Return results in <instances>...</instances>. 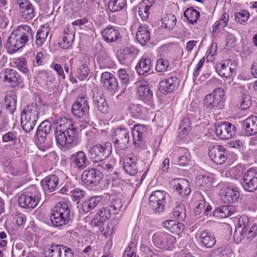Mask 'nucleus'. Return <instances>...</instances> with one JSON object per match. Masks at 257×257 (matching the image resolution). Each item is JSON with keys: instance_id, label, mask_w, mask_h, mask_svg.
<instances>
[{"instance_id": "1", "label": "nucleus", "mask_w": 257, "mask_h": 257, "mask_svg": "<svg viewBox=\"0 0 257 257\" xmlns=\"http://www.w3.org/2000/svg\"><path fill=\"white\" fill-rule=\"evenodd\" d=\"M55 138L59 147H70L74 141L77 131L70 119L65 117H56L53 119Z\"/></svg>"}, {"instance_id": "2", "label": "nucleus", "mask_w": 257, "mask_h": 257, "mask_svg": "<svg viewBox=\"0 0 257 257\" xmlns=\"http://www.w3.org/2000/svg\"><path fill=\"white\" fill-rule=\"evenodd\" d=\"M44 114L41 106L36 103L28 104L21 113V120L23 130L30 132L35 126L39 115Z\"/></svg>"}, {"instance_id": "3", "label": "nucleus", "mask_w": 257, "mask_h": 257, "mask_svg": "<svg viewBox=\"0 0 257 257\" xmlns=\"http://www.w3.org/2000/svg\"><path fill=\"white\" fill-rule=\"evenodd\" d=\"M70 219V209L67 203H57L51 211L50 220L56 227H61L67 224Z\"/></svg>"}, {"instance_id": "4", "label": "nucleus", "mask_w": 257, "mask_h": 257, "mask_svg": "<svg viewBox=\"0 0 257 257\" xmlns=\"http://www.w3.org/2000/svg\"><path fill=\"white\" fill-rule=\"evenodd\" d=\"M224 92L222 88H217L212 93L207 94L204 99V109L208 113L213 112L216 109L223 108Z\"/></svg>"}, {"instance_id": "5", "label": "nucleus", "mask_w": 257, "mask_h": 257, "mask_svg": "<svg viewBox=\"0 0 257 257\" xmlns=\"http://www.w3.org/2000/svg\"><path fill=\"white\" fill-rule=\"evenodd\" d=\"M40 194L34 186H31L25 189L20 195L18 202L19 205L24 208H34L38 204Z\"/></svg>"}, {"instance_id": "6", "label": "nucleus", "mask_w": 257, "mask_h": 257, "mask_svg": "<svg viewBox=\"0 0 257 257\" xmlns=\"http://www.w3.org/2000/svg\"><path fill=\"white\" fill-rule=\"evenodd\" d=\"M152 241L158 248L172 250L175 247L177 240L175 236L168 232L158 231L153 234Z\"/></svg>"}, {"instance_id": "7", "label": "nucleus", "mask_w": 257, "mask_h": 257, "mask_svg": "<svg viewBox=\"0 0 257 257\" xmlns=\"http://www.w3.org/2000/svg\"><path fill=\"white\" fill-rule=\"evenodd\" d=\"M112 146L110 143L105 142L93 146L88 151V156L95 163L103 161L110 154Z\"/></svg>"}, {"instance_id": "8", "label": "nucleus", "mask_w": 257, "mask_h": 257, "mask_svg": "<svg viewBox=\"0 0 257 257\" xmlns=\"http://www.w3.org/2000/svg\"><path fill=\"white\" fill-rule=\"evenodd\" d=\"M237 63L230 59L225 60L216 64V70L220 77L231 80L235 75Z\"/></svg>"}, {"instance_id": "9", "label": "nucleus", "mask_w": 257, "mask_h": 257, "mask_svg": "<svg viewBox=\"0 0 257 257\" xmlns=\"http://www.w3.org/2000/svg\"><path fill=\"white\" fill-rule=\"evenodd\" d=\"M102 178V173L92 168L85 170L81 175L82 182L86 187L89 189L97 186Z\"/></svg>"}, {"instance_id": "10", "label": "nucleus", "mask_w": 257, "mask_h": 257, "mask_svg": "<svg viewBox=\"0 0 257 257\" xmlns=\"http://www.w3.org/2000/svg\"><path fill=\"white\" fill-rule=\"evenodd\" d=\"M219 186L221 188V197L224 202L233 203L237 200L239 196L238 187L228 182L222 183Z\"/></svg>"}, {"instance_id": "11", "label": "nucleus", "mask_w": 257, "mask_h": 257, "mask_svg": "<svg viewBox=\"0 0 257 257\" xmlns=\"http://www.w3.org/2000/svg\"><path fill=\"white\" fill-rule=\"evenodd\" d=\"M167 192L164 191H154L150 197V205L156 213L164 212L166 204Z\"/></svg>"}, {"instance_id": "12", "label": "nucleus", "mask_w": 257, "mask_h": 257, "mask_svg": "<svg viewBox=\"0 0 257 257\" xmlns=\"http://www.w3.org/2000/svg\"><path fill=\"white\" fill-rule=\"evenodd\" d=\"M89 106L84 97L77 98L72 107L73 114L80 118H83L86 122L89 121Z\"/></svg>"}, {"instance_id": "13", "label": "nucleus", "mask_w": 257, "mask_h": 257, "mask_svg": "<svg viewBox=\"0 0 257 257\" xmlns=\"http://www.w3.org/2000/svg\"><path fill=\"white\" fill-rule=\"evenodd\" d=\"M242 185L246 191L252 192L257 190V168H251L246 171Z\"/></svg>"}, {"instance_id": "14", "label": "nucleus", "mask_w": 257, "mask_h": 257, "mask_svg": "<svg viewBox=\"0 0 257 257\" xmlns=\"http://www.w3.org/2000/svg\"><path fill=\"white\" fill-rule=\"evenodd\" d=\"M112 140L116 146L124 149L130 140L129 131L125 128H117L112 130Z\"/></svg>"}, {"instance_id": "15", "label": "nucleus", "mask_w": 257, "mask_h": 257, "mask_svg": "<svg viewBox=\"0 0 257 257\" xmlns=\"http://www.w3.org/2000/svg\"><path fill=\"white\" fill-rule=\"evenodd\" d=\"M236 128L232 123L228 122H222L215 126V133L221 139L226 140L232 137L235 133Z\"/></svg>"}, {"instance_id": "16", "label": "nucleus", "mask_w": 257, "mask_h": 257, "mask_svg": "<svg viewBox=\"0 0 257 257\" xmlns=\"http://www.w3.org/2000/svg\"><path fill=\"white\" fill-rule=\"evenodd\" d=\"M14 1L19 7V11L22 19L25 20H30L35 17L34 7L29 0Z\"/></svg>"}, {"instance_id": "17", "label": "nucleus", "mask_w": 257, "mask_h": 257, "mask_svg": "<svg viewBox=\"0 0 257 257\" xmlns=\"http://www.w3.org/2000/svg\"><path fill=\"white\" fill-rule=\"evenodd\" d=\"M137 95L139 98L147 103H151L153 100V93L151 91L145 81H140L136 83Z\"/></svg>"}, {"instance_id": "18", "label": "nucleus", "mask_w": 257, "mask_h": 257, "mask_svg": "<svg viewBox=\"0 0 257 257\" xmlns=\"http://www.w3.org/2000/svg\"><path fill=\"white\" fill-rule=\"evenodd\" d=\"M214 180L212 174L203 170L196 177V184L201 190L206 191L212 186Z\"/></svg>"}, {"instance_id": "19", "label": "nucleus", "mask_w": 257, "mask_h": 257, "mask_svg": "<svg viewBox=\"0 0 257 257\" xmlns=\"http://www.w3.org/2000/svg\"><path fill=\"white\" fill-rule=\"evenodd\" d=\"M175 163L181 166H186L189 164L190 154L188 150L185 148L176 149L170 154Z\"/></svg>"}, {"instance_id": "20", "label": "nucleus", "mask_w": 257, "mask_h": 257, "mask_svg": "<svg viewBox=\"0 0 257 257\" xmlns=\"http://www.w3.org/2000/svg\"><path fill=\"white\" fill-rule=\"evenodd\" d=\"M100 83L104 88L112 93H115L117 90V79L113 74L109 72H104L101 74Z\"/></svg>"}, {"instance_id": "21", "label": "nucleus", "mask_w": 257, "mask_h": 257, "mask_svg": "<svg viewBox=\"0 0 257 257\" xmlns=\"http://www.w3.org/2000/svg\"><path fill=\"white\" fill-rule=\"evenodd\" d=\"M209 156L217 165L223 164L227 159L226 150L221 146H216L209 149Z\"/></svg>"}, {"instance_id": "22", "label": "nucleus", "mask_w": 257, "mask_h": 257, "mask_svg": "<svg viewBox=\"0 0 257 257\" xmlns=\"http://www.w3.org/2000/svg\"><path fill=\"white\" fill-rule=\"evenodd\" d=\"M138 55V50L133 46H130L120 50L118 54V59L122 64L131 63Z\"/></svg>"}, {"instance_id": "23", "label": "nucleus", "mask_w": 257, "mask_h": 257, "mask_svg": "<svg viewBox=\"0 0 257 257\" xmlns=\"http://www.w3.org/2000/svg\"><path fill=\"white\" fill-rule=\"evenodd\" d=\"M28 42L11 34L7 41L6 47L8 52L13 54L22 49Z\"/></svg>"}, {"instance_id": "24", "label": "nucleus", "mask_w": 257, "mask_h": 257, "mask_svg": "<svg viewBox=\"0 0 257 257\" xmlns=\"http://www.w3.org/2000/svg\"><path fill=\"white\" fill-rule=\"evenodd\" d=\"M50 129L51 123L48 120L43 121L37 128L38 141L44 147H46L47 145V137L50 131Z\"/></svg>"}, {"instance_id": "25", "label": "nucleus", "mask_w": 257, "mask_h": 257, "mask_svg": "<svg viewBox=\"0 0 257 257\" xmlns=\"http://www.w3.org/2000/svg\"><path fill=\"white\" fill-rule=\"evenodd\" d=\"M11 34H14L21 39L29 41L33 37L34 33L30 26L27 25H21L17 26Z\"/></svg>"}, {"instance_id": "26", "label": "nucleus", "mask_w": 257, "mask_h": 257, "mask_svg": "<svg viewBox=\"0 0 257 257\" xmlns=\"http://www.w3.org/2000/svg\"><path fill=\"white\" fill-rule=\"evenodd\" d=\"M196 237L202 246L205 248L212 247L216 243L215 237L207 230L199 231L196 234Z\"/></svg>"}, {"instance_id": "27", "label": "nucleus", "mask_w": 257, "mask_h": 257, "mask_svg": "<svg viewBox=\"0 0 257 257\" xmlns=\"http://www.w3.org/2000/svg\"><path fill=\"white\" fill-rule=\"evenodd\" d=\"M174 187L181 196H187L191 192L189 181L185 178L175 179L173 181Z\"/></svg>"}, {"instance_id": "28", "label": "nucleus", "mask_w": 257, "mask_h": 257, "mask_svg": "<svg viewBox=\"0 0 257 257\" xmlns=\"http://www.w3.org/2000/svg\"><path fill=\"white\" fill-rule=\"evenodd\" d=\"M59 179L55 175H52L45 177L41 181V185L45 193L54 191L58 186Z\"/></svg>"}, {"instance_id": "29", "label": "nucleus", "mask_w": 257, "mask_h": 257, "mask_svg": "<svg viewBox=\"0 0 257 257\" xmlns=\"http://www.w3.org/2000/svg\"><path fill=\"white\" fill-rule=\"evenodd\" d=\"M5 81L7 82L11 87L18 86L21 82L20 74L15 70L5 69L3 74Z\"/></svg>"}, {"instance_id": "30", "label": "nucleus", "mask_w": 257, "mask_h": 257, "mask_svg": "<svg viewBox=\"0 0 257 257\" xmlns=\"http://www.w3.org/2000/svg\"><path fill=\"white\" fill-rule=\"evenodd\" d=\"M242 127L246 136L257 134V116L253 115L244 119L242 122Z\"/></svg>"}, {"instance_id": "31", "label": "nucleus", "mask_w": 257, "mask_h": 257, "mask_svg": "<svg viewBox=\"0 0 257 257\" xmlns=\"http://www.w3.org/2000/svg\"><path fill=\"white\" fill-rule=\"evenodd\" d=\"M138 159L135 155L126 157L124 161L123 169L125 172L131 175H135L138 171Z\"/></svg>"}, {"instance_id": "32", "label": "nucleus", "mask_w": 257, "mask_h": 257, "mask_svg": "<svg viewBox=\"0 0 257 257\" xmlns=\"http://www.w3.org/2000/svg\"><path fill=\"white\" fill-rule=\"evenodd\" d=\"M72 164L74 167L79 169H83L89 164L86 154L83 151H79L71 156Z\"/></svg>"}, {"instance_id": "33", "label": "nucleus", "mask_w": 257, "mask_h": 257, "mask_svg": "<svg viewBox=\"0 0 257 257\" xmlns=\"http://www.w3.org/2000/svg\"><path fill=\"white\" fill-rule=\"evenodd\" d=\"M179 81L176 77H170L160 83V90L162 92H171L179 85Z\"/></svg>"}, {"instance_id": "34", "label": "nucleus", "mask_w": 257, "mask_h": 257, "mask_svg": "<svg viewBox=\"0 0 257 257\" xmlns=\"http://www.w3.org/2000/svg\"><path fill=\"white\" fill-rule=\"evenodd\" d=\"M233 85L235 88L240 89L239 92L241 94V98L239 101L238 104L240 106V108L243 110L248 109L251 104L250 97L248 94V91L245 90L244 86H241L236 83H234Z\"/></svg>"}, {"instance_id": "35", "label": "nucleus", "mask_w": 257, "mask_h": 257, "mask_svg": "<svg viewBox=\"0 0 257 257\" xmlns=\"http://www.w3.org/2000/svg\"><path fill=\"white\" fill-rule=\"evenodd\" d=\"M163 226L173 234L180 235L184 231V224L174 220H168L163 223Z\"/></svg>"}, {"instance_id": "36", "label": "nucleus", "mask_w": 257, "mask_h": 257, "mask_svg": "<svg viewBox=\"0 0 257 257\" xmlns=\"http://www.w3.org/2000/svg\"><path fill=\"white\" fill-rule=\"evenodd\" d=\"M88 62L86 58L79 59L78 60V67L76 71V76L80 80H84L87 78L90 69L88 67Z\"/></svg>"}, {"instance_id": "37", "label": "nucleus", "mask_w": 257, "mask_h": 257, "mask_svg": "<svg viewBox=\"0 0 257 257\" xmlns=\"http://www.w3.org/2000/svg\"><path fill=\"white\" fill-rule=\"evenodd\" d=\"M147 132V127L143 124H136L132 130L133 143L139 145Z\"/></svg>"}, {"instance_id": "38", "label": "nucleus", "mask_w": 257, "mask_h": 257, "mask_svg": "<svg viewBox=\"0 0 257 257\" xmlns=\"http://www.w3.org/2000/svg\"><path fill=\"white\" fill-rule=\"evenodd\" d=\"M111 210L109 207L99 209L92 220V223L95 226L105 221L110 217Z\"/></svg>"}, {"instance_id": "39", "label": "nucleus", "mask_w": 257, "mask_h": 257, "mask_svg": "<svg viewBox=\"0 0 257 257\" xmlns=\"http://www.w3.org/2000/svg\"><path fill=\"white\" fill-rule=\"evenodd\" d=\"M103 39L107 42L116 41L120 38L119 32L116 28L109 27L105 28L101 33Z\"/></svg>"}, {"instance_id": "40", "label": "nucleus", "mask_w": 257, "mask_h": 257, "mask_svg": "<svg viewBox=\"0 0 257 257\" xmlns=\"http://www.w3.org/2000/svg\"><path fill=\"white\" fill-rule=\"evenodd\" d=\"M155 0H143L140 4L139 15L143 21H147L150 14V9L155 4Z\"/></svg>"}, {"instance_id": "41", "label": "nucleus", "mask_w": 257, "mask_h": 257, "mask_svg": "<svg viewBox=\"0 0 257 257\" xmlns=\"http://www.w3.org/2000/svg\"><path fill=\"white\" fill-rule=\"evenodd\" d=\"M74 38V33L72 28H67L64 31L62 40L59 43L60 47L64 49H68L72 45Z\"/></svg>"}, {"instance_id": "42", "label": "nucleus", "mask_w": 257, "mask_h": 257, "mask_svg": "<svg viewBox=\"0 0 257 257\" xmlns=\"http://www.w3.org/2000/svg\"><path fill=\"white\" fill-rule=\"evenodd\" d=\"M199 197L200 200L197 202L194 208L195 214L196 215H199L202 213L207 216L210 214L212 207L204 200L201 195H199Z\"/></svg>"}, {"instance_id": "43", "label": "nucleus", "mask_w": 257, "mask_h": 257, "mask_svg": "<svg viewBox=\"0 0 257 257\" xmlns=\"http://www.w3.org/2000/svg\"><path fill=\"white\" fill-rule=\"evenodd\" d=\"M152 67L151 59L149 56H143L136 66V70L140 75L148 73Z\"/></svg>"}, {"instance_id": "44", "label": "nucleus", "mask_w": 257, "mask_h": 257, "mask_svg": "<svg viewBox=\"0 0 257 257\" xmlns=\"http://www.w3.org/2000/svg\"><path fill=\"white\" fill-rule=\"evenodd\" d=\"M150 33L146 25H142L138 28L136 38L141 45L145 44L150 40Z\"/></svg>"}, {"instance_id": "45", "label": "nucleus", "mask_w": 257, "mask_h": 257, "mask_svg": "<svg viewBox=\"0 0 257 257\" xmlns=\"http://www.w3.org/2000/svg\"><path fill=\"white\" fill-rule=\"evenodd\" d=\"M50 31L49 28L47 26H41L36 34V44L38 46H42L44 44Z\"/></svg>"}, {"instance_id": "46", "label": "nucleus", "mask_w": 257, "mask_h": 257, "mask_svg": "<svg viewBox=\"0 0 257 257\" xmlns=\"http://www.w3.org/2000/svg\"><path fill=\"white\" fill-rule=\"evenodd\" d=\"M101 198L99 196H94L86 200L82 204V210L87 213L93 209L100 202Z\"/></svg>"}, {"instance_id": "47", "label": "nucleus", "mask_w": 257, "mask_h": 257, "mask_svg": "<svg viewBox=\"0 0 257 257\" xmlns=\"http://www.w3.org/2000/svg\"><path fill=\"white\" fill-rule=\"evenodd\" d=\"M190 128V122L188 118H184L180 124L179 131V138L185 141L186 138L188 135Z\"/></svg>"}, {"instance_id": "48", "label": "nucleus", "mask_w": 257, "mask_h": 257, "mask_svg": "<svg viewBox=\"0 0 257 257\" xmlns=\"http://www.w3.org/2000/svg\"><path fill=\"white\" fill-rule=\"evenodd\" d=\"M129 109L132 116L135 118H139L146 115L147 109L140 104H131Z\"/></svg>"}, {"instance_id": "49", "label": "nucleus", "mask_w": 257, "mask_h": 257, "mask_svg": "<svg viewBox=\"0 0 257 257\" xmlns=\"http://www.w3.org/2000/svg\"><path fill=\"white\" fill-rule=\"evenodd\" d=\"M16 103L17 99L15 92L11 91L8 93L5 98V105L11 112L15 109Z\"/></svg>"}, {"instance_id": "50", "label": "nucleus", "mask_w": 257, "mask_h": 257, "mask_svg": "<svg viewBox=\"0 0 257 257\" xmlns=\"http://www.w3.org/2000/svg\"><path fill=\"white\" fill-rule=\"evenodd\" d=\"M93 102L98 110L103 113L107 110L108 105L105 99L100 94H95L93 97Z\"/></svg>"}, {"instance_id": "51", "label": "nucleus", "mask_w": 257, "mask_h": 257, "mask_svg": "<svg viewBox=\"0 0 257 257\" xmlns=\"http://www.w3.org/2000/svg\"><path fill=\"white\" fill-rule=\"evenodd\" d=\"M126 5V0H110L108 9L112 12H118L123 9Z\"/></svg>"}, {"instance_id": "52", "label": "nucleus", "mask_w": 257, "mask_h": 257, "mask_svg": "<svg viewBox=\"0 0 257 257\" xmlns=\"http://www.w3.org/2000/svg\"><path fill=\"white\" fill-rule=\"evenodd\" d=\"M162 23L165 28L170 29L176 25V18L172 14H165L162 18Z\"/></svg>"}, {"instance_id": "53", "label": "nucleus", "mask_w": 257, "mask_h": 257, "mask_svg": "<svg viewBox=\"0 0 257 257\" xmlns=\"http://www.w3.org/2000/svg\"><path fill=\"white\" fill-rule=\"evenodd\" d=\"M184 15L189 22L194 24L196 22L200 17V13L192 8H188L185 11Z\"/></svg>"}, {"instance_id": "54", "label": "nucleus", "mask_w": 257, "mask_h": 257, "mask_svg": "<svg viewBox=\"0 0 257 257\" xmlns=\"http://www.w3.org/2000/svg\"><path fill=\"white\" fill-rule=\"evenodd\" d=\"M233 213V207L231 205L223 206L221 208H218L214 210L215 215L224 218L232 215Z\"/></svg>"}, {"instance_id": "55", "label": "nucleus", "mask_w": 257, "mask_h": 257, "mask_svg": "<svg viewBox=\"0 0 257 257\" xmlns=\"http://www.w3.org/2000/svg\"><path fill=\"white\" fill-rule=\"evenodd\" d=\"M16 67L21 72L23 73L26 75L29 74V69L27 67L26 60L24 57H20L16 59L15 61Z\"/></svg>"}, {"instance_id": "56", "label": "nucleus", "mask_w": 257, "mask_h": 257, "mask_svg": "<svg viewBox=\"0 0 257 257\" xmlns=\"http://www.w3.org/2000/svg\"><path fill=\"white\" fill-rule=\"evenodd\" d=\"M63 245H53L48 248L47 253L49 257H61L64 249Z\"/></svg>"}, {"instance_id": "57", "label": "nucleus", "mask_w": 257, "mask_h": 257, "mask_svg": "<svg viewBox=\"0 0 257 257\" xmlns=\"http://www.w3.org/2000/svg\"><path fill=\"white\" fill-rule=\"evenodd\" d=\"M36 75L37 78L44 82L46 84H48V82H51L52 77L51 76V73L49 71L40 70L36 71Z\"/></svg>"}, {"instance_id": "58", "label": "nucleus", "mask_w": 257, "mask_h": 257, "mask_svg": "<svg viewBox=\"0 0 257 257\" xmlns=\"http://www.w3.org/2000/svg\"><path fill=\"white\" fill-rule=\"evenodd\" d=\"M229 19V15L228 13L224 12L221 16L220 20L216 21L212 26V31L214 32L219 27H224L227 24Z\"/></svg>"}, {"instance_id": "59", "label": "nucleus", "mask_w": 257, "mask_h": 257, "mask_svg": "<svg viewBox=\"0 0 257 257\" xmlns=\"http://www.w3.org/2000/svg\"><path fill=\"white\" fill-rule=\"evenodd\" d=\"M173 214L175 217L182 220H184L186 216L184 205L183 204L177 205L174 209Z\"/></svg>"}, {"instance_id": "60", "label": "nucleus", "mask_w": 257, "mask_h": 257, "mask_svg": "<svg viewBox=\"0 0 257 257\" xmlns=\"http://www.w3.org/2000/svg\"><path fill=\"white\" fill-rule=\"evenodd\" d=\"M118 77L122 84L126 85L131 81V78L126 69L120 68L117 71Z\"/></svg>"}, {"instance_id": "61", "label": "nucleus", "mask_w": 257, "mask_h": 257, "mask_svg": "<svg viewBox=\"0 0 257 257\" xmlns=\"http://www.w3.org/2000/svg\"><path fill=\"white\" fill-rule=\"evenodd\" d=\"M18 134L15 131H10L2 136V140L4 143H15L17 141Z\"/></svg>"}, {"instance_id": "62", "label": "nucleus", "mask_w": 257, "mask_h": 257, "mask_svg": "<svg viewBox=\"0 0 257 257\" xmlns=\"http://www.w3.org/2000/svg\"><path fill=\"white\" fill-rule=\"evenodd\" d=\"M169 65L167 59L160 58L156 62V70L159 72H164L167 71Z\"/></svg>"}, {"instance_id": "63", "label": "nucleus", "mask_w": 257, "mask_h": 257, "mask_svg": "<svg viewBox=\"0 0 257 257\" xmlns=\"http://www.w3.org/2000/svg\"><path fill=\"white\" fill-rule=\"evenodd\" d=\"M244 168L241 165H238L230 169L228 173L231 178L237 179L243 174Z\"/></svg>"}, {"instance_id": "64", "label": "nucleus", "mask_w": 257, "mask_h": 257, "mask_svg": "<svg viewBox=\"0 0 257 257\" xmlns=\"http://www.w3.org/2000/svg\"><path fill=\"white\" fill-rule=\"evenodd\" d=\"M249 13L245 10L237 13L235 15V20L240 24H243L247 21L249 18Z\"/></svg>"}]
</instances>
